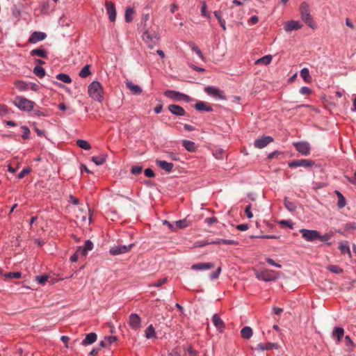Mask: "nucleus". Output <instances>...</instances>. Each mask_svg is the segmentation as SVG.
<instances>
[{
	"label": "nucleus",
	"instance_id": "obj_1",
	"mask_svg": "<svg viewBox=\"0 0 356 356\" xmlns=\"http://www.w3.org/2000/svg\"><path fill=\"white\" fill-rule=\"evenodd\" d=\"M88 95L95 101L102 102L103 101L104 90L101 83L94 81L88 87Z\"/></svg>",
	"mask_w": 356,
	"mask_h": 356
},
{
	"label": "nucleus",
	"instance_id": "obj_2",
	"mask_svg": "<svg viewBox=\"0 0 356 356\" xmlns=\"http://www.w3.org/2000/svg\"><path fill=\"white\" fill-rule=\"evenodd\" d=\"M300 13L302 19L309 27L314 29V24L312 17L310 15V9L308 3L302 2L300 6Z\"/></svg>",
	"mask_w": 356,
	"mask_h": 356
},
{
	"label": "nucleus",
	"instance_id": "obj_3",
	"mask_svg": "<svg viewBox=\"0 0 356 356\" xmlns=\"http://www.w3.org/2000/svg\"><path fill=\"white\" fill-rule=\"evenodd\" d=\"M13 104L23 111H32L35 105L33 101L23 97H16L13 100Z\"/></svg>",
	"mask_w": 356,
	"mask_h": 356
},
{
	"label": "nucleus",
	"instance_id": "obj_4",
	"mask_svg": "<svg viewBox=\"0 0 356 356\" xmlns=\"http://www.w3.org/2000/svg\"><path fill=\"white\" fill-rule=\"evenodd\" d=\"M143 39L148 48L153 49L158 44L160 37L158 33H151L149 31H146L143 35Z\"/></svg>",
	"mask_w": 356,
	"mask_h": 356
},
{
	"label": "nucleus",
	"instance_id": "obj_5",
	"mask_svg": "<svg viewBox=\"0 0 356 356\" xmlns=\"http://www.w3.org/2000/svg\"><path fill=\"white\" fill-rule=\"evenodd\" d=\"M204 91L208 95L211 96L216 99L222 100L226 99L224 92L214 86H207L204 88Z\"/></svg>",
	"mask_w": 356,
	"mask_h": 356
},
{
	"label": "nucleus",
	"instance_id": "obj_6",
	"mask_svg": "<svg viewBox=\"0 0 356 356\" xmlns=\"http://www.w3.org/2000/svg\"><path fill=\"white\" fill-rule=\"evenodd\" d=\"M141 318L137 314H131L129 316L128 325L134 331L140 330L141 327Z\"/></svg>",
	"mask_w": 356,
	"mask_h": 356
},
{
	"label": "nucleus",
	"instance_id": "obj_7",
	"mask_svg": "<svg viewBox=\"0 0 356 356\" xmlns=\"http://www.w3.org/2000/svg\"><path fill=\"white\" fill-rule=\"evenodd\" d=\"M300 232L302 234V238L307 241H314L319 237V232L316 230L301 229Z\"/></svg>",
	"mask_w": 356,
	"mask_h": 356
},
{
	"label": "nucleus",
	"instance_id": "obj_8",
	"mask_svg": "<svg viewBox=\"0 0 356 356\" xmlns=\"http://www.w3.org/2000/svg\"><path fill=\"white\" fill-rule=\"evenodd\" d=\"M288 165L291 168L298 167L311 168L314 165V162L309 159H299L289 162Z\"/></svg>",
	"mask_w": 356,
	"mask_h": 356
},
{
	"label": "nucleus",
	"instance_id": "obj_9",
	"mask_svg": "<svg viewBox=\"0 0 356 356\" xmlns=\"http://www.w3.org/2000/svg\"><path fill=\"white\" fill-rule=\"evenodd\" d=\"M133 245H134V244H130L129 245H115V246L111 248L109 252L112 255H118V254H124V253L129 252L131 249Z\"/></svg>",
	"mask_w": 356,
	"mask_h": 356
},
{
	"label": "nucleus",
	"instance_id": "obj_10",
	"mask_svg": "<svg viewBox=\"0 0 356 356\" xmlns=\"http://www.w3.org/2000/svg\"><path fill=\"white\" fill-rule=\"evenodd\" d=\"M296 149L304 156H307L310 154L311 147L307 142H298L293 143Z\"/></svg>",
	"mask_w": 356,
	"mask_h": 356
},
{
	"label": "nucleus",
	"instance_id": "obj_11",
	"mask_svg": "<svg viewBox=\"0 0 356 356\" xmlns=\"http://www.w3.org/2000/svg\"><path fill=\"white\" fill-rule=\"evenodd\" d=\"M105 7L109 20L114 22L116 19V9L115 4L111 1H106Z\"/></svg>",
	"mask_w": 356,
	"mask_h": 356
},
{
	"label": "nucleus",
	"instance_id": "obj_12",
	"mask_svg": "<svg viewBox=\"0 0 356 356\" xmlns=\"http://www.w3.org/2000/svg\"><path fill=\"white\" fill-rule=\"evenodd\" d=\"M273 141V138L269 136H264L254 140L255 147L262 149Z\"/></svg>",
	"mask_w": 356,
	"mask_h": 356
},
{
	"label": "nucleus",
	"instance_id": "obj_13",
	"mask_svg": "<svg viewBox=\"0 0 356 356\" xmlns=\"http://www.w3.org/2000/svg\"><path fill=\"white\" fill-rule=\"evenodd\" d=\"M47 38V34L41 31L33 32L29 38V42L35 44L40 41L44 40Z\"/></svg>",
	"mask_w": 356,
	"mask_h": 356
},
{
	"label": "nucleus",
	"instance_id": "obj_14",
	"mask_svg": "<svg viewBox=\"0 0 356 356\" xmlns=\"http://www.w3.org/2000/svg\"><path fill=\"white\" fill-rule=\"evenodd\" d=\"M302 28V25L298 21L291 20L286 22L284 24V29L286 32H291L292 31L298 30Z\"/></svg>",
	"mask_w": 356,
	"mask_h": 356
},
{
	"label": "nucleus",
	"instance_id": "obj_15",
	"mask_svg": "<svg viewBox=\"0 0 356 356\" xmlns=\"http://www.w3.org/2000/svg\"><path fill=\"white\" fill-rule=\"evenodd\" d=\"M168 110L175 115L184 116L186 115L185 110L177 104H170L168 106Z\"/></svg>",
	"mask_w": 356,
	"mask_h": 356
},
{
	"label": "nucleus",
	"instance_id": "obj_16",
	"mask_svg": "<svg viewBox=\"0 0 356 356\" xmlns=\"http://www.w3.org/2000/svg\"><path fill=\"white\" fill-rule=\"evenodd\" d=\"M278 348H279V345L277 343L268 342V343H260L257 344L255 349L257 350L264 351V350H271L273 348L277 349Z\"/></svg>",
	"mask_w": 356,
	"mask_h": 356
},
{
	"label": "nucleus",
	"instance_id": "obj_17",
	"mask_svg": "<svg viewBox=\"0 0 356 356\" xmlns=\"http://www.w3.org/2000/svg\"><path fill=\"white\" fill-rule=\"evenodd\" d=\"M195 108L198 111H207V112H211L213 111L212 106L204 102L199 101L197 102L195 106Z\"/></svg>",
	"mask_w": 356,
	"mask_h": 356
},
{
	"label": "nucleus",
	"instance_id": "obj_18",
	"mask_svg": "<svg viewBox=\"0 0 356 356\" xmlns=\"http://www.w3.org/2000/svg\"><path fill=\"white\" fill-rule=\"evenodd\" d=\"M125 84H126L127 88L131 91V92L133 95H138L141 94L142 89L139 86L134 84L131 81H127L125 82Z\"/></svg>",
	"mask_w": 356,
	"mask_h": 356
},
{
	"label": "nucleus",
	"instance_id": "obj_19",
	"mask_svg": "<svg viewBox=\"0 0 356 356\" xmlns=\"http://www.w3.org/2000/svg\"><path fill=\"white\" fill-rule=\"evenodd\" d=\"M213 268H214V264L210 262L195 264L191 266V269L195 270H209Z\"/></svg>",
	"mask_w": 356,
	"mask_h": 356
},
{
	"label": "nucleus",
	"instance_id": "obj_20",
	"mask_svg": "<svg viewBox=\"0 0 356 356\" xmlns=\"http://www.w3.org/2000/svg\"><path fill=\"white\" fill-rule=\"evenodd\" d=\"M212 322L220 332H222L225 328V323L220 316L215 314L212 317Z\"/></svg>",
	"mask_w": 356,
	"mask_h": 356
},
{
	"label": "nucleus",
	"instance_id": "obj_21",
	"mask_svg": "<svg viewBox=\"0 0 356 356\" xmlns=\"http://www.w3.org/2000/svg\"><path fill=\"white\" fill-rule=\"evenodd\" d=\"M156 163L160 168L165 170L166 172H170L174 167L173 163L162 160H156Z\"/></svg>",
	"mask_w": 356,
	"mask_h": 356
},
{
	"label": "nucleus",
	"instance_id": "obj_22",
	"mask_svg": "<svg viewBox=\"0 0 356 356\" xmlns=\"http://www.w3.org/2000/svg\"><path fill=\"white\" fill-rule=\"evenodd\" d=\"M30 55L31 56H38L40 58H46L48 56V52L44 48L40 47L39 48L31 50L30 51Z\"/></svg>",
	"mask_w": 356,
	"mask_h": 356
},
{
	"label": "nucleus",
	"instance_id": "obj_23",
	"mask_svg": "<svg viewBox=\"0 0 356 356\" xmlns=\"http://www.w3.org/2000/svg\"><path fill=\"white\" fill-rule=\"evenodd\" d=\"M344 335V330L340 327H336L332 331V337L337 339V343H339Z\"/></svg>",
	"mask_w": 356,
	"mask_h": 356
},
{
	"label": "nucleus",
	"instance_id": "obj_24",
	"mask_svg": "<svg viewBox=\"0 0 356 356\" xmlns=\"http://www.w3.org/2000/svg\"><path fill=\"white\" fill-rule=\"evenodd\" d=\"M97 334L94 332H90L86 334L85 339L81 341L83 346H88L93 343L97 340Z\"/></svg>",
	"mask_w": 356,
	"mask_h": 356
},
{
	"label": "nucleus",
	"instance_id": "obj_25",
	"mask_svg": "<svg viewBox=\"0 0 356 356\" xmlns=\"http://www.w3.org/2000/svg\"><path fill=\"white\" fill-rule=\"evenodd\" d=\"M145 337L147 339L157 338L155 329L152 324L145 329Z\"/></svg>",
	"mask_w": 356,
	"mask_h": 356
},
{
	"label": "nucleus",
	"instance_id": "obj_26",
	"mask_svg": "<svg viewBox=\"0 0 356 356\" xmlns=\"http://www.w3.org/2000/svg\"><path fill=\"white\" fill-rule=\"evenodd\" d=\"M107 158L106 154H102L98 156H94L92 157L91 160L97 165H100L105 163Z\"/></svg>",
	"mask_w": 356,
	"mask_h": 356
},
{
	"label": "nucleus",
	"instance_id": "obj_27",
	"mask_svg": "<svg viewBox=\"0 0 356 356\" xmlns=\"http://www.w3.org/2000/svg\"><path fill=\"white\" fill-rule=\"evenodd\" d=\"M252 334H253L252 330L249 326H245V327H243L241 330V337L245 339H250L251 337L252 336Z\"/></svg>",
	"mask_w": 356,
	"mask_h": 356
},
{
	"label": "nucleus",
	"instance_id": "obj_28",
	"mask_svg": "<svg viewBox=\"0 0 356 356\" xmlns=\"http://www.w3.org/2000/svg\"><path fill=\"white\" fill-rule=\"evenodd\" d=\"M339 248L342 254L347 253L350 257H351V252L348 241L340 242Z\"/></svg>",
	"mask_w": 356,
	"mask_h": 356
},
{
	"label": "nucleus",
	"instance_id": "obj_29",
	"mask_svg": "<svg viewBox=\"0 0 356 356\" xmlns=\"http://www.w3.org/2000/svg\"><path fill=\"white\" fill-rule=\"evenodd\" d=\"M135 13V10L132 7H128L126 8L124 18L125 21L128 23L131 22L134 19V15Z\"/></svg>",
	"mask_w": 356,
	"mask_h": 356
},
{
	"label": "nucleus",
	"instance_id": "obj_30",
	"mask_svg": "<svg viewBox=\"0 0 356 356\" xmlns=\"http://www.w3.org/2000/svg\"><path fill=\"white\" fill-rule=\"evenodd\" d=\"M300 76L305 83H311L312 77L309 74L308 68L304 67L300 70Z\"/></svg>",
	"mask_w": 356,
	"mask_h": 356
},
{
	"label": "nucleus",
	"instance_id": "obj_31",
	"mask_svg": "<svg viewBox=\"0 0 356 356\" xmlns=\"http://www.w3.org/2000/svg\"><path fill=\"white\" fill-rule=\"evenodd\" d=\"M272 58H273V57L271 55H266V56L261 57V58L257 59L255 61V64L256 65L261 64L264 65H268V64H270L271 63Z\"/></svg>",
	"mask_w": 356,
	"mask_h": 356
},
{
	"label": "nucleus",
	"instance_id": "obj_32",
	"mask_svg": "<svg viewBox=\"0 0 356 356\" xmlns=\"http://www.w3.org/2000/svg\"><path fill=\"white\" fill-rule=\"evenodd\" d=\"M164 95L168 98L172 99L175 101H179L180 92L178 91L169 90H166L164 92Z\"/></svg>",
	"mask_w": 356,
	"mask_h": 356
},
{
	"label": "nucleus",
	"instance_id": "obj_33",
	"mask_svg": "<svg viewBox=\"0 0 356 356\" xmlns=\"http://www.w3.org/2000/svg\"><path fill=\"white\" fill-rule=\"evenodd\" d=\"M258 280L264 281V282H270L274 280V277L270 274L264 272L259 273L256 275Z\"/></svg>",
	"mask_w": 356,
	"mask_h": 356
},
{
	"label": "nucleus",
	"instance_id": "obj_34",
	"mask_svg": "<svg viewBox=\"0 0 356 356\" xmlns=\"http://www.w3.org/2000/svg\"><path fill=\"white\" fill-rule=\"evenodd\" d=\"M183 146L188 152H193L196 149L195 144L193 141L184 140L183 141Z\"/></svg>",
	"mask_w": 356,
	"mask_h": 356
},
{
	"label": "nucleus",
	"instance_id": "obj_35",
	"mask_svg": "<svg viewBox=\"0 0 356 356\" xmlns=\"http://www.w3.org/2000/svg\"><path fill=\"white\" fill-rule=\"evenodd\" d=\"M284 204L285 208L291 212L294 211L296 209V204L290 201L287 197L284 198Z\"/></svg>",
	"mask_w": 356,
	"mask_h": 356
},
{
	"label": "nucleus",
	"instance_id": "obj_36",
	"mask_svg": "<svg viewBox=\"0 0 356 356\" xmlns=\"http://www.w3.org/2000/svg\"><path fill=\"white\" fill-rule=\"evenodd\" d=\"M56 78L58 80H59L65 83H70L72 82V79L67 74H63V73L58 74L56 75Z\"/></svg>",
	"mask_w": 356,
	"mask_h": 356
},
{
	"label": "nucleus",
	"instance_id": "obj_37",
	"mask_svg": "<svg viewBox=\"0 0 356 356\" xmlns=\"http://www.w3.org/2000/svg\"><path fill=\"white\" fill-rule=\"evenodd\" d=\"M189 46H190L191 50L193 51H194L201 60H204V56L202 54V53L201 50L200 49V48L197 45H195L193 42H191L189 44Z\"/></svg>",
	"mask_w": 356,
	"mask_h": 356
},
{
	"label": "nucleus",
	"instance_id": "obj_38",
	"mask_svg": "<svg viewBox=\"0 0 356 356\" xmlns=\"http://www.w3.org/2000/svg\"><path fill=\"white\" fill-rule=\"evenodd\" d=\"M33 73L39 78H42L45 75V70L39 65L35 66L33 70Z\"/></svg>",
	"mask_w": 356,
	"mask_h": 356
},
{
	"label": "nucleus",
	"instance_id": "obj_39",
	"mask_svg": "<svg viewBox=\"0 0 356 356\" xmlns=\"http://www.w3.org/2000/svg\"><path fill=\"white\" fill-rule=\"evenodd\" d=\"M76 144L80 148L86 150H88L91 148L90 144L87 140H77Z\"/></svg>",
	"mask_w": 356,
	"mask_h": 356
},
{
	"label": "nucleus",
	"instance_id": "obj_40",
	"mask_svg": "<svg viewBox=\"0 0 356 356\" xmlns=\"http://www.w3.org/2000/svg\"><path fill=\"white\" fill-rule=\"evenodd\" d=\"M90 67V65H86L79 72V76L81 78H86L91 74Z\"/></svg>",
	"mask_w": 356,
	"mask_h": 356
},
{
	"label": "nucleus",
	"instance_id": "obj_41",
	"mask_svg": "<svg viewBox=\"0 0 356 356\" xmlns=\"http://www.w3.org/2000/svg\"><path fill=\"white\" fill-rule=\"evenodd\" d=\"M92 248H93V243L90 240H87L85 242L84 247L81 248V250H85L83 252V257L86 256V254H88V251L92 250Z\"/></svg>",
	"mask_w": 356,
	"mask_h": 356
},
{
	"label": "nucleus",
	"instance_id": "obj_42",
	"mask_svg": "<svg viewBox=\"0 0 356 356\" xmlns=\"http://www.w3.org/2000/svg\"><path fill=\"white\" fill-rule=\"evenodd\" d=\"M85 250H81V247H79L74 254L71 256L70 261L72 262H76L78 260L79 256H83V252Z\"/></svg>",
	"mask_w": 356,
	"mask_h": 356
},
{
	"label": "nucleus",
	"instance_id": "obj_43",
	"mask_svg": "<svg viewBox=\"0 0 356 356\" xmlns=\"http://www.w3.org/2000/svg\"><path fill=\"white\" fill-rule=\"evenodd\" d=\"M327 270L336 274H341L343 273V269L337 265H330L327 266Z\"/></svg>",
	"mask_w": 356,
	"mask_h": 356
},
{
	"label": "nucleus",
	"instance_id": "obj_44",
	"mask_svg": "<svg viewBox=\"0 0 356 356\" xmlns=\"http://www.w3.org/2000/svg\"><path fill=\"white\" fill-rule=\"evenodd\" d=\"M188 226V223L186 220H179L175 222V227L177 228H185Z\"/></svg>",
	"mask_w": 356,
	"mask_h": 356
},
{
	"label": "nucleus",
	"instance_id": "obj_45",
	"mask_svg": "<svg viewBox=\"0 0 356 356\" xmlns=\"http://www.w3.org/2000/svg\"><path fill=\"white\" fill-rule=\"evenodd\" d=\"M213 156L217 159H222L224 156V151L222 149H218L213 152Z\"/></svg>",
	"mask_w": 356,
	"mask_h": 356
},
{
	"label": "nucleus",
	"instance_id": "obj_46",
	"mask_svg": "<svg viewBox=\"0 0 356 356\" xmlns=\"http://www.w3.org/2000/svg\"><path fill=\"white\" fill-rule=\"evenodd\" d=\"M48 276L47 275H42L40 276H37L35 277V280L41 284H44L48 280Z\"/></svg>",
	"mask_w": 356,
	"mask_h": 356
},
{
	"label": "nucleus",
	"instance_id": "obj_47",
	"mask_svg": "<svg viewBox=\"0 0 356 356\" xmlns=\"http://www.w3.org/2000/svg\"><path fill=\"white\" fill-rule=\"evenodd\" d=\"M104 339L108 346L117 341V337L115 336H108L105 337Z\"/></svg>",
	"mask_w": 356,
	"mask_h": 356
},
{
	"label": "nucleus",
	"instance_id": "obj_48",
	"mask_svg": "<svg viewBox=\"0 0 356 356\" xmlns=\"http://www.w3.org/2000/svg\"><path fill=\"white\" fill-rule=\"evenodd\" d=\"M167 282V277H163L162 279L159 280L156 282H154L152 284H150L149 286H154V287H160L163 284H164Z\"/></svg>",
	"mask_w": 356,
	"mask_h": 356
},
{
	"label": "nucleus",
	"instance_id": "obj_49",
	"mask_svg": "<svg viewBox=\"0 0 356 356\" xmlns=\"http://www.w3.org/2000/svg\"><path fill=\"white\" fill-rule=\"evenodd\" d=\"M218 222V219L216 217H210V218H207L205 220H204V222L208 225V226H211L213 224L216 223Z\"/></svg>",
	"mask_w": 356,
	"mask_h": 356
},
{
	"label": "nucleus",
	"instance_id": "obj_50",
	"mask_svg": "<svg viewBox=\"0 0 356 356\" xmlns=\"http://www.w3.org/2000/svg\"><path fill=\"white\" fill-rule=\"evenodd\" d=\"M15 86L17 88L22 90H25L28 89L27 83H26L24 81H17L15 83Z\"/></svg>",
	"mask_w": 356,
	"mask_h": 356
},
{
	"label": "nucleus",
	"instance_id": "obj_51",
	"mask_svg": "<svg viewBox=\"0 0 356 356\" xmlns=\"http://www.w3.org/2000/svg\"><path fill=\"white\" fill-rule=\"evenodd\" d=\"M22 276V273L20 272H14V273H8L6 274V277L8 278H15L18 279Z\"/></svg>",
	"mask_w": 356,
	"mask_h": 356
},
{
	"label": "nucleus",
	"instance_id": "obj_52",
	"mask_svg": "<svg viewBox=\"0 0 356 356\" xmlns=\"http://www.w3.org/2000/svg\"><path fill=\"white\" fill-rule=\"evenodd\" d=\"M332 235L331 234H325L324 235H321L319 234V237L317 238L318 240L321 241H327L332 238Z\"/></svg>",
	"mask_w": 356,
	"mask_h": 356
},
{
	"label": "nucleus",
	"instance_id": "obj_53",
	"mask_svg": "<svg viewBox=\"0 0 356 356\" xmlns=\"http://www.w3.org/2000/svg\"><path fill=\"white\" fill-rule=\"evenodd\" d=\"M192 100L191 97L186 94L180 92V95L179 97V101H184L186 102H189Z\"/></svg>",
	"mask_w": 356,
	"mask_h": 356
},
{
	"label": "nucleus",
	"instance_id": "obj_54",
	"mask_svg": "<svg viewBox=\"0 0 356 356\" xmlns=\"http://www.w3.org/2000/svg\"><path fill=\"white\" fill-rule=\"evenodd\" d=\"M346 199L343 196L339 197V198H338L337 206L339 208L341 209L344 207L346 206Z\"/></svg>",
	"mask_w": 356,
	"mask_h": 356
},
{
	"label": "nucleus",
	"instance_id": "obj_55",
	"mask_svg": "<svg viewBox=\"0 0 356 356\" xmlns=\"http://www.w3.org/2000/svg\"><path fill=\"white\" fill-rule=\"evenodd\" d=\"M143 168L141 166L136 165L131 168V172L134 175H138L142 172Z\"/></svg>",
	"mask_w": 356,
	"mask_h": 356
},
{
	"label": "nucleus",
	"instance_id": "obj_56",
	"mask_svg": "<svg viewBox=\"0 0 356 356\" xmlns=\"http://www.w3.org/2000/svg\"><path fill=\"white\" fill-rule=\"evenodd\" d=\"M22 128L24 130V133L22 136V138L23 139L29 138V134H30V130L29 129V128L27 127H25V126H23Z\"/></svg>",
	"mask_w": 356,
	"mask_h": 356
},
{
	"label": "nucleus",
	"instance_id": "obj_57",
	"mask_svg": "<svg viewBox=\"0 0 356 356\" xmlns=\"http://www.w3.org/2000/svg\"><path fill=\"white\" fill-rule=\"evenodd\" d=\"M206 9H207L206 3L205 2H202V8H201L202 15L204 16V17L209 18L210 15H209V14H208L207 13Z\"/></svg>",
	"mask_w": 356,
	"mask_h": 356
},
{
	"label": "nucleus",
	"instance_id": "obj_58",
	"mask_svg": "<svg viewBox=\"0 0 356 356\" xmlns=\"http://www.w3.org/2000/svg\"><path fill=\"white\" fill-rule=\"evenodd\" d=\"M221 244L225 245H236L238 242L232 239H221Z\"/></svg>",
	"mask_w": 356,
	"mask_h": 356
},
{
	"label": "nucleus",
	"instance_id": "obj_59",
	"mask_svg": "<svg viewBox=\"0 0 356 356\" xmlns=\"http://www.w3.org/2000/svg\"><path fill=\"white\" fill-rule=\"evenodd\" d=\"M220 273H221V267H218L216 271L212 273L210 275V278L211 280L217 279L219 275L220 274Z\"/></svg>",
	"mask_w": 356,
	"mask_h": 356
},
{
	"label": "nucleus",
	"instance_id": "obj_60",
	"mask_svg": "<svg viewBox=\"0 0 356 356\" xmlns=\"http://www.w3.org/2000/svg\"><path fill=\"white\" fill-rule=\"evenodd\" d=\"M29 172H30L29 168H24L18 174L17 177L19 179H22L23 177H24V176L28 175Z\"/></svg>",
	"mask_w": 356,
	"mask_h": 356
},
{
	"label": "nucleus",
	"instance_id": "obj_61",
	"mask_svg": "<svg viewBox=\"0 0 356 356\" xmlns=\"http://www.w3.org/2000/svg\"><path fill=\"white\" fill-rule=\"evenodd\" d=\"M311 92H312L311 89L306 86L302 87L300 90V92L304 95H309L311 93Z\"/></svg>",
	"mask_w": 356,
	"mask_h": 356
},
{
	"label": "nucleus",
	"instance_id": "obj_62",
	"mask_svg": "<svg viewBox=\"0 0 356 356\" xmlns=\"http://www.w3.org/2000/svg\"><path fill=\"white\" fill-rule=\"evenodd\" d=\"M144 174L146 177L150 178L154 177L155 176L154 171L150 168L145 169L144 171Z\"/></svg>",
	"mask_w": 356,
	"mask_h": 356
},
{
	"label": "nucleus",
	"instance_id": "obj_63",
	"mask_svg": "<svg viewBox=\"0 0 356 356\" xmlns=\"http://www.w3.org/2000/svg\"><path fill=\"white\" fill-rule=\"evenodd\" d=\"M344 177L348 182L353 184H356V171L354 172V178H351L347 175H346Z\"/></svg>",
	"mask_w": 356,
	"mask_h": 356
},
{
	"label": "nucleus",
	"instance_id": "obj_64",
	"mask_svg": "<svg viewBox=\"0 0 356 356\" xmlns=\"http://www.w3.org/2000/svg\"><path fill=\"white\" fill-rule=\"evenodd\" d=\"M250 209H251V206H250V205H248V206L245 207V214H246V216H247V217H248V218H252V216H253V214H252V213L251 212Z\"/></svg>",
	"mask_w": 356,
	"mask_h": 356
}]
</instances>
